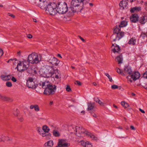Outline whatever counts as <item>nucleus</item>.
Returning a JSON list of instances; mask_svg holds the SVG:
<instances>
[{
  "label": "nucleus",
  "instance_id": "f257e3e1",
  "mask_svg": "<svg viewBox=\"0 0 147 147\" xmlns=\"http://www.w3.org/2000/svg\"><path fill=\"white\" fill-rule=\"evenodd\" d=\"M40 73L42 76L45 78L51 77L55 74V78L58 79L60 76V72L57 68H54L53 66L47 65H45L41 68Z\"/></svg>",
  "mask_w": 147,
  "mask_h": 147
},
{
  "label": "nucleus",
  "instance_id": "f03ea898",
  "mask_svg": "<svg viewBox=\"0 0 147 147\" xmlns=\"http://www.w3.org/2000/svg\"><path fill=\"white\" fill-rule=\"evenodd\" d=\"M127 24V22L123 21L121 22L120 25L115 27L113 30V33L111 37V39L113 41L118 40L124 36V32L120 31L121 28L125 27Z\"/></svg>",
  "mask_w": 147,
  "mask_h": 147
},
{
  "label": "nucleus",
  "instance_id": "7ed1b4c3",
  "mask_svg": "<svg viewBox=\"0 0 147 147\" xmlns=\"http://www.w3.org/2000/svg\"><path fill=\"white\" fill-rule=\"evenodd\" d=\"M41 60V55L35 53H32L29 55L28 59V62L32 64L38 63Z\"/></svg>",
  "mask_w": 147,
  "mask_h": 147
},
{
  "label": "nucleus",
  "instance_id": "20e7f679",
  "mask_svg": "<svg viewBox=\"0 0 147 147\" xmlns=\"http://www.w3.org/2000/svg\"><path fill=\"white\" fill-rule=\"evenodd\" d=\"M18 64L17 67L15 69H17L19 71H24L27 70L29 67L28 63L26 60H24L23 61H18Z\"/></svg>",
  "mask_w": 147,
  "mask_h": 147
},
{
  "label": "nucleus",
  "instance_id": "39448f33",
  "mask_svg": "<svg viewBox=\"0 0 147 147\" xmlns=\"http://www.w3.org/2000/svg\"><path fill=\"white\" fill-rule=\"evenodd\" d=\"M74 131L76 132L75 134L78 137H83L87 134V131L82 127H75Z\"/></svg>",
  "mask_w": 147,
  "mask_h": 147
},
{
  "label": "nucleus",
  "instance_id": "423d86ee",
  "mask_svg": "<svg viewBox=\"0 0 147 147\" xmlns=\"http://www.w3.org/2000/svg\"><path fill=\"white\" fill-rule=\"evenodd\" d=\"M56 90V86L55 85L50 84L45 89L43 94L47 95H50L54 94Z\"/></svg>",
  "mask_w": 147,
  "mask_h": 147
},
{
  "label": "nucleus",
  "instance_id": "0eeeda50",
  "mask_svg": "<svg viewBox=\"0 0 147 147\" xmlns=\"http://www.w3.org/2000/svg\"><path fill=\"white\" fill-rule=\"evenodd\" d=\"M140 76V74L138 72L136 71L134 73H132L130 76H127V78L128 80L131 82H132V80L131 79V78L135 81L139 78Z\"/></svg>",
  "mask_w": 147,
  "mask_h": 147
},
{
  "label": "nucleus",
  "instance_id": "6e6552de",
  "mask_svg": "<svg viewBox=\"0 0 147 147\" xmlns=\"http://www.w3.org/2000/svg\"><path fill=\"white\" fill-rule=\"evenodd\" d=\"M35 80L32 78H29L27 81L26 85L29 88L32 89L35 88L37 85L34 83Z\"/></svg>",
  "mask_w": 147,
  "mask_h": 147
},
{
  "label": "nucleus",
  "instance_id": "1a4fd4ad",
  "mask_svg": "<svg viewBox=\"0 0 147 147\" xmlns=\"http://www.w3.org/2000/svg\"><path fill=\"white\" fill-rule=\"evenodd\" d=\"M48 62L53 65L57 66L59 63V61L54 57H50L48 60Z\"/></svg>",
  "mask_w": 147,
  "mask_h": 147
},
{
  "label": "nucleus",
  "instance_id": "9d476101",
  "mask_svg": "<svg viewBox=\"0 0 147 147\" xmlns=\"http://www.w3.org/2000/svg\"><path fill=\"white\" fill-rule=\"evenodd\" d=\"M57 4L56 3L54 2H50L46 6L45 9H56L57 8Z\"/></svg>",
  "mask_w": 147,
  "mask_h": 147
},
{
  "label": "nucleus",
  "instance_id": "9b49d317",
  "mask_svg": "<svg viewBox=\"0 0 147 147\" xmlns=\"http://www.w3.org/2000/svg\"><path fill=\"white\" fill-rule=\"evenodd\" d=\"M69 146V143L65 142L63 140H59L58 143L59 147H67Z\"/></svg>",
  "mask_w": 147,
  "mask_h": 147
},
{
  "label": "nucleus",
  "instance_id": "f8f14e48",
  "mask_svg": "<svg viewBox=\"0 0 147 147\" xmlns=\"http://www.w3.org/2000/svg\"><path fill=\"white\" fill-rule=\"evenodd\" d=\"M57 9H67L68 7L67 3L65 2H60L59 3L57 4Z\"/></svg>",
  "mask_w": 147,
  "mask_h": 147
},
{
  "label": "nucleus",
  "instance_id": "ddd939ff",
  "mask_svg": "<svg viewBox=\"0 0 147 147\" xmlns=\"http://www.w3.org/2000/svg\"><path fill=\"white\" fill-rule=\"evenodd\" d=\"M112 50L114 53H119L120 51V49L117 45L112 43V46L111 47Z\"/></svg>",
  "mask_w": 147,
  "mask_h": 147
},
{
  "label": "nucleus",
  "instance_id": "4468645a",
  "mask_svg": "<svg viewBox=\"0 0 147 147\" xmlns=\"http://www.w3.org/2000/svg\"><path fill=\"white\" fill-rule=\"evenodd\" d=\"M119 5L120 7L123 9H127L128 8L127 2L125 1H121Z\"/></svg>",
  "mask_w": 147,
  "mask_h": 147
},
{
  "label": "nucleus",
  "instance_id": "2eb2a0df",
  "mask_svg": "<svg viewBox=\"0 0 147 147\" xmlns=\"http://www.w3.org/2000/svg\"><path fill=\"white\" fill-rule=\"evenodd\" d=\"M51 84H49V82L48 81H45V82H40L39 84V85L40 86L42 87L43 88L45 89L47 88Z\"/></svg>",
  "mask_w": 147,
  "mask_h": 147
},
{
  "label": "nucleus",
  "instance_id": "dca6fc26",
  "mask_svg": "<svg viewBox=\"0 0 147 147\" xmlns=\"http://www.w3.org/2000/svg\"><path fill=\"white\" fill-rule=\"evenodd\" d=\"M12 77L11 75H2L0 76L1 78L3 80L6 81L10 80Z\"/></svg>",
  "mask_w": 147,
  "mask_h": 147
},
{
  "label": "nucleus",
  "instance_id": "f3484780",
  "mask_svg": "<svg viewBox=\"0 0 147 147\" xmlns=\"http://www.w3.org/2000/svg\"><path fill=\"white\" fill-rule=\"evenodd\" d=\"M138 18L139 17L137 14H132L131 16L130 20L131 22L135 23L138 21Z\"/></svg>",
  "mask_w": 147,
  "mask_h": 147
},
{
  "label": "nucleus",
  "instance_id": "a211bd4d",
  "mask_svg": "<svg viewBox=\"0 0 147 147\" xmlns=\"http://www.w3.org/2000/svg\"><path fill=\"white\" fill-rule=\"evenodd\" d=\"M57 10H45V12L51 16H54L57 13Z\"/></svg>",
  "mask_w": 147,
  "mask_h": 147
},
{
  "label": "nucleus",
  "instance_id": "6ab92c4d",
  "mask_svg": "<svg viewBox=\"0 0 147 147\" xmlns=\"http://www.w3.org/2000/svg\"><path fill=\"white\" fill-rule=\"evenodd\" d=\"M140 22L142 24H144L147 22V16H144L141 17L139 20Z\"/></svg>",
  "mask_w": 147,
  "mask_h": 147
},
{
  "label": "nucleus",
  "instance_id": "aec40b11",
  "mask_svg": "<svg viewBox=\"0 0 147 147\" xmlns=\"http://www.w3.org/2000/svg\"><path fill=\"white\" fill-rule=\"evenodd\" d=\"M125 73L126 74L129 75L130 76L131 74H132V71L131 70V68L128 66L125 67L124 68Z\"/></svg>",
  "mask_w": 147,
  "mask_h": 147
},
{
  "label": "nucleus",
  "instance_id": "412c9836",
  "mask_svg": "<svg viewBox=\"0 0 147 147\" xmlns=\"http://www.w3.org/2000/svg\"><path fill=\"white\" fill-rule=\"evenodd\" d=\"M136 39L135 37H132L129 39L128 43L131 45H136Z\"/></svg>",
  "mask_w": 147,
  "mask_h": 147
},
{
  "label": "nucleus",
  "instance_id": "4be33fe9",
  "mask_svg": "<svg viewBox=\"0 0 147 147\" xmlns=\"http://www.w3.org/2000/svg\"><path fill=\"white\" fill-rule=\"evenodd\" d=\"M30 108L31 109H34L36 112H38L40 110L38 106L37 105H31L30 106Z\"/></svg>",
  "mask_w": 147,
  "mask_h": 147
},
{
  "label": "nucleus",
  "instance_id": "5701e85b",
  "mask_svg": "<svg viewBox=\"0 0 147 147\" xmlns=\"http://www.w3.org/2000/svg\"><path fill=\"white\" fill-rule=\"evenodd\" d=\"M81 144L85 147H92V146L91 144L88 142H85L82 141L81 142Z\"/></svg>",
  "mask_w": 147,
  "mask_h": 147
},
{
  "label": "nucleus",
  "instance_id": "b1692460",
  "mask_svg": "<svg viewBox=\"0 0 147 147\" xmlns=\"http://www.w3.org/2000/svg\"><path fill=\"white\" fill-rule=\"evenodd\" d=\"M53 141L50 140L47 142L45 143L44 145L45 147L49 146L51 147L53 146Z\"/></svg>",
  "mask_w": 147,
  "mask_h": 147
},
{
  "label": "nucleus",
  "instance_id": "393cba45",
  "mask_svg": "<svg viewBox=\"0 0 147 147\" xmlns=\"http://www.w3.org/2000/svg\"><path fill=\"white\" fill-rule=\"evenodd\" d=\"M94 103H92L91 102H88V110H91L92 109L94 108Z\"/></svg>",
  "mask_w": 147,
  "mask_h": 147
},
{
  "label": "nucleus",
  "instance_id": "a878e982",
  "mask_svg": "<svg viewBox=\"0 0 147 147\" xmlns=\"http://www.w3.org/2000/svg\"><path fill=\"white\" fill-rule=\"evenodd\" d=\"M116 59L118 62V63L119 64L122 63L123 58L122 56L121 55H120L119 56H117L116 57Z\"/></svg>",
  "mask_w": 147,
  "mask_h": 147
},
{
  "label": "nucleus",
  "instance_id": "bb28decb",
  "mask_svg": "<svg viewBox=\"0 0 147 147\" xmlns=\"http://www.w3.org/2000/svg\"><path fill=\"white\" fill-rule=\"evenodd\" d=\"M49 128L46 125H44L42 128V130L47 133H48L49 131Z\"/></svg>",
  "mask_w": 147,
  "mask_h": 147
},
{
  "label": "nucleus",
  "instance_id": "cd10ccee",
  "mask_svg": "<svg viewBox=\"0 0 147 147\" xmlns=\"http://www.w3.org/2000/svg\"><path fill=\"white\" fill-rule=\"evenodd\" d=\"M57 10V13H58L60 14H64L66 13L68 11V10H64V11L63 10Z\"/></svg>",
  "mask_w": 147,
  "mask_h": 147
},
{
  "label": "nucleus",
  "instance_id": "c85d7f7f",
  "mask_svg": "<svg viewBox=\"0 0 147 147\" xmlns=\"http://www.w3.org/2000/svg\"><path fill=\"white\" fill-rule=\"evenodd\" d=\"M85 135L89 137H90V138L92 139L96 140V138L93 135L91 134L89 132L87 131V134H86Z\"/></svg>",
  "mask_w": 147,
  "mask_h": 147
},
{
  "label": "nucleus",
  "instance_id": "c756f323",
  "mask_svg": "<svg viewBox=\"0 0 147 147\" xmlns=\"http://www.w3.org/2000/svg\"><path fill=\"white\" fill-rule=\"evenodd\" d=\"M53 133V135L55 137H59L60 136V134L59 132L56 130H54Z\"/></svg>",
  "mask_w": 147,
  "mask_h": 147
},
{
  "label": "nucleus",
  "instance_id": "7c9ffc66",
  "mask_svg": "<svg viewBox=\"0 0 147 147\" xmlns=\"http://www.w3.org/2000/svg\"><path fill=\"white\" fill-rule=\"evenodd\" d=\"M78 2L77 0H73L71 1V4L74 6H76L78 5Z\"/></svg>",
  "mask_w": 147,
  "mask_h": 147
},
{
  "label": "nucleus",
  "instance_id": "2f4dec72",
  "mask_svg": "<svg viewBox=\"0 0 147 147\" xmlns=\"http://www.w3.org/2000/svg\"><path fill=\"white\" fill-rule=\"evenodd\" d=\"M121 104L125 108H127L129 106V104L124 101H122Z\"/></svg>",
  "mask_w": 147,
  "mask_h": 147
},
{
  "label": "nucleus",
  "instance_id": "473e14b6",
  "mask_svg": "<svg viewBox=\"0 0 147 147\" xmlns=\"http://www.w3.org/2000/svg\"><path fill=\"white\" fill-rule=\"evenodd\" d=\"M5 138H8V137L5 136L4 135L0 136V141H4L5 140Z\"/></svg>",
  "mask_w": 147,
  "mask_h": 147
},
{
  "label": "nucleus",
  "instance_id": "72a5a7b5",
  "mask_svg": "<svg viewBox=\"0 0 147 147\" xmlns=\"http://www.w3.org/2000/svg\"><path fill=\"white\" fill-rule=\"evenodd\" d=\"M0 98L4 100L7 101L9 100V98L8 97L5 96H2L1 94H0Z\"/></svg>",
  "mask_w": 147,
  "mask_h": 147
},
{
  "label": "nucleus",
  "instance_id": "f704fd0d",
  "mask_svg": "<svg viewBox=\"0 0 147 147\" xmlns=\"http://www.w3.org/2000/svg\"><path fill=\"white\" fill-rule=\"evenodd\" d=\"M40 134L42 137H45L48 135V133L42 131Z\"/></svg>",
  "mask_w": 147,
  "mask_h": 147
},
{
  "label": "nucleus",
  "instance_id": "c9c22d12",
  "mask_svg": "<svg viewBox=\"0 0 147 147\" xmlns=\"http://www.w3.org/2000/svg\"><path fill=\"white\" fill-rule=\"evenodd\" d=\"M6 85L8 87H11L12 86V83L10 82H7L6 83Z\"/></svg>",
  "mask_w": 147,
  "mask_h": 147
},
{
  "label": "nucleus",
  "instance_id": "e433bc0d",
  "mask_svg": "<svg viewBox=\"0 0 147 147\" xmlns=\"http://www.w3.org/2000/svg\"><path fill=\"white\" fill-rule=\"evenodd\" d=\"M105 75L106 76L109 78V81L111 82H112L113 81L112 79V78L111 76L109 75L107 73H105Z\"/></svg>",
  "mask_w": 147,
  "mask_h": 147
},
{
  "label": "nucleus",
  "instance_id": "4c0bfd02",
  "mask_svg": "<svg viewBox=\"0 0 147 147\" xmlns=\"http://www.w3.org/2000/svg\"><path fill=\"white\" fill-rule=\"evenodd\" d=\"M147 34L145 33L142 32L141 34V37L143 39H144L145 37H147Z\"/></svg>",
  "mask_w": 147,
  "mask_h": 147
},
{
  "label": "nucleus",
  "instance_id": "58836bf2",
  "mask_svg": "<svg viewBox=\"0 0 147 147\" xmlns=\"http://www.w3.org/2000/svg\"><path fill=\"white\" fill-rule=\"evenodd\" d=\"M19 111L17 109H16L14 111L13 113V114L15 116H16L17 117L18 116V114Z\"/></svg>",
  "mask_w": 147,
  "mask_h": 147
},
{
  "label": "nucleus",
  "instance_id": "ea45409f",
  "mask_svg": "<svg viewBox=\"0 0 147 147\" xmlns=\"http://www.w3.org/2000/svg\"><path fill=\"white\" fill-rule=\"evenodd\" d=\"M19 120L21 122H22L24 120V119L22 115H20L17 117Z\"/></svg>",
  "mask_w": 147,
  "mask_h": 147
},
{
  "label": "nucleus",
  "instance_id": "a19ab883",
  "mask_svg": "<svg viewBox=\"0 0 147 147\" xmlns=\"http://www.w3.org/2000/svg\"><path fill=\"white\" fill-rule=\"evenodd\" d=\"M116 71L119 74H121L122 73V71L121 70L119 69L118 67H116Z\"/></svg>",
  "mask_w": 147,
  "mask_h": 147
},
{
  "label": "nucleus",
  "instance_id": "79ce46f5",
  "mask_svg": "<svg viewBox=\"0 0 147 147\" xmlns=\"http://www.w3.org/2000/svg\"><path fill=\"white\" fill-rule=\"evenodd\" d=\"M66 90L68 92H69L71 91V89L68 85L67 86L66 88Z\"/></svg>",
  "mask_w": 147,
  "mask_h": 147
},
{
  "label": "nucleus",
  "instance_id": "37998d69",
  "mask_svg": "<svg viewBox=\"0 0 147 147\" xmlns=\"http://www.w3.org/2000/svg\"><path fill=\"white\" fill-rule=\"evenodd\" d=\"M37 131H38V132L40 134L41 132H42V129L40 127H37Z\"/></svg>",
  "mask_w": 147,
  "mask_h": 147
},
{
  "label": "nucleus",
  "instance_id": "c03bdc74",
  "mask_svg": "<svg viewBox=\"0 0 147 147\" xmlns=\"http://www.w3.org/2000/svg\"><path fill=\"white\" fill-rule=\"evenodd\" d=\"M75 84L77 85L78 86H80L81 84V83L78 81H76L75 82Z\"/></svg>",
  "mask_w": 147,
  "mask_h": 147
},
{
  "label": "nucleus",
  "instance_id": "a18cd8bd",
  "mask_svg": "<svg viewBox=\"0 0 147 147\" xmlns=\"http://www.w3.org/2000/svg\"><path fill=\"white\" fill-rule=\"evenodd\" d=\"M141 7H131V8H130V9H141Z\"/></svg>",
  "mask_w": 147,
  "mask_h": 147
},
{
  "label": "nucleus",
  "instance_id": "49530a36",
  "mask_svg": "<svg viewBox=\"0 0 147 147\" xmlns=\"http://www.w3.org/2000/svg\"><path fill=\"white\" fill-rule=\"evenodd\" d=\"M111 88L113 89H115L118 88V86L117 85H114L111 86Z\"/></svg>",
  "mask_w": 147,
  "mask_h": 147
},
{
  "label": "nucleus",
  "instance_id": "de8ad7c7",
  "mask_svg": "<svg viewBox=\"0 0 147 147\" xmlns=\"http://www.w3.org/2000/svg\"><path fill=\"white\" fill-rule=\"evenodd\" d=\"M11 79L14 82H16L17 81L16 79L13 76H12Z\"/></svg>",
  "mask_w": 147,
  "mask_h": 147
},
{
  "label": "nucleus",
  "instance_id": "09e8293b",
  "mask_svg": "<svg viewBox=\"0 0 147 147\" xmlns=\"http://www.w3.org/2000/svg\"><path fill=\"white\" fill-rule=\"evenodd\" d=\"M94 101L97 103L99 99L97 97H95L94 98Z\"/></svg>",
  "mask_w": 147,
  "mask_h": 147
},
{
  "label": "nucleus",
  "instance_id": "8fccbe9b",
  "mask_svg": "<svg viewBox=\"0 0 147 147\" xmlns=\"http://www.w3.org/2000/svg\"><path fill=\"white\" fill-rule=\"evenodd\" d=\"M99 104L101 105H103L104 103L102 102L101 100H100L99 99L98 100V102H97Z\"/></svg>",
  "mask_w": 147,
  "mask_h": 147
},
{
  "label": "nucleus",
  "instance_id": "3c124183",
  "mask_svg": "<svg viewBox=\"0 0 147 147\" xmlns=\"http://www.w3.org/2000/svg\"><path fill=\"white\" fill-rule=\"evenodd\" d=\"M143 77L144 78L147 79V72H146L143 74Z\"/></svg>",
  "mask_w": 147,
  "mask_h": 147
},
{
  "label": "nucleus",
  "instance_id": "603ef678",
  "mask_svg": "<svg viewBox=\"0 0 147 147\" xmlns=\"http://www.w3.org/2000/svg\"><path fill=\"white\" fill-rule=\"evenodd\" d=\"M3 52L2 50L0 48V55L1 56H2L3 54Z\"/></svg>",
  "mask_w": 147,
  "mask_h": 147
},
{
  "label": "nucleus",
  "instance_id": "864d4df0",
  "mask_svg": "<svg viewBox=\"0 0 147 147\" xmlns=\"http://www.w3.org/2000/svg\"><path fill=\"white\" fill-rule=\"evenodd\" d=\"M27 37L28 38H32V35L29 34L27 35Z\"/></svg>",
  "mask_w": 147,
  "mask_h": 147
},
{
  "label": "nucleus",
  "instance_id": "5fc2aeb1",
  "mask_svg": "<svg viewBox=\"0 0 147 147\" xmlns=\"http://www.w3.org/2000/svg\"><path fill=\"white\" fill-rule=\"evenodd\" d=\"M8 15L9 16L12 17L13 18H14L15 17V16H14L12 14H11L10 13H8Z\"/></svg>",
  "mask_w": 147,
  "mask_h": 147
},
{
  "label": "nucleus",
  "instance_id": "6e6d98bb",
  "mask_svg": "<svg viewBox=\"0 0 147 147\" xmlns=\"http://www.w3.org/2000/svg\"><path fill=\"white\" fill-rule=\"evenodd\" d=\"M91 115L94 117H97L96 115L94 113H91Z\"/></svg>",
  "mask_w": 147,
  "mask_h": 147
},
{
  "label": "nucleus",
  "instance_id": "4d7b16f0",
  "mask_svg": "<svg viewBox=\"0 0 147 147\" xmlns=\"http://www.w3.org/2000/svg\"><path fill=\"white\" fill-rule=\"evenodd\" d=\"M70 11H69V12H71V13H74L76 12V10H70Z\"/></svg>",
  "mask_w": 147,
  "mask_h": 147
},
{
  "label": "nucleus",
  "instance_id": "13d9d810",
  "mask_svg": "<svg viewBox=\"0 0 147 147\" xmlns=\"http://www.w3.org/2000/svg\"><path fill=\"white\" fill-rule=\"evenodd\" d=\"M130 128L132 129V130H135V128L133 126V125H131L130 126Z\"/></svg>",
  "mask_w": 147,
  "mask_h": 147
},
{
  "label": "nucleus",
  "instance_id": "bf43d9fd",
  "mask_svg": "<svg viewBox=\"0 0 147 147\" xmlns=\"http://www.w3.org/2000/svg\"><path fill=\"white\" fill-rule=\"evenodd\" d=\"M139 110L142 113H145L144 111V110H142L140 108L139 109Z\"/></svg>",
  "mask_w": 147,
  "mask_h": 147
},
{
  "label": "nucleus",
  "instance_id": "052dcab7",
  "mask_svg": "<svg viewBox=\"0 0 147 147\" xmlns=\"http://www.w3.org/2000/svg\"><path fill=\"white\" fill-rule=\"evenodd\" d=\"M5 139L6 140L5 141H9L11 140L8 137V138H5Z\"/></svg>",
  "mask_w": 147,
  "mask_h": 147
},
{
  "label": "nucleus",
  "instance_id": "680f3d73",
  "mask_svg": "<svg viewBox=\"0 0 147 147\" xmlns=\"http://www.w3.org/2000/svg\"><path fill=\"white\" fill-rule=\"evenodd\" d=\"M137 10H130V11L131 13L134 12V11H136ZM138 11L139 10H137Z\"/></svg>",
  "mask_w": 147,
  "mask_h": 147
},
{
  "label": "nucleus",
  "instance_id": "e2e57ef3",
  "mask_svg": "<svg viewBox=\"0 0 147 147\" xmlns=\"http://www.w3.org/2000/svg\"><path fill=\"white\" fill-rule=\"evenodd\" d=\"M128 1H129L131 2H132L134 1H135L136 0H127Z\"/></svg>",
  "mask_w": 147,
  "mask_h": 147
},
{
  "label": "nucleus",
  "instance_id": "0e129e2a",
  "mask_svg": "<svg viewBox=\"0 0 147 147\" xmlns=\"http://www.w3.org/2000/svg\"><path fill=\"white\" fill-rule=\"evenodd\" d=\"M84 0H77V1L78 2H82Z\"/></svg>",
  "mask_w": 147,
  "mask_h": 147
},
{
  "label": "nucleus",
  "instance_id": "69168bd1",
  "mask_svg": "<svg viewBox=\"0 0 147 147\" xmlns=\"http://www.w3.org/2000/svg\"><path fill=\"white\" fill-rule=\"evenodd\" d=\"M53 101H50V102L49 104L50 105H52L53 104Z\"/></svg>",
  "mask_w": 147,
  "mask_h": 147
},
{
  "label": "nucleus",
  "instance_id": "338daca9",
  "mask_svg": "<svg viewBox=\"0 0 147 147\" xmlns=\"http://www.w3.org/2000/svg\"><path fill=\"white\" fill-rule=\"evenodd\" d=\"M57 56L59 57L60 58H62V57H61V55L60 54H58L57 55Z\"/></svg>",
  "mask_w": 147,
  "mask_h": 147
},
{
  "label": "nucleus",
  "instance_id": "774afa93",
  "mask_svg": "<svg viewBox=\"0 0 147 147\" xmlns=\"http://www.w3.org/2000/svg\"><path fill=\"white\" fill-rule=\"evenodd\" d=\"M80 38L83 41H84V40L80 36Z\"/></svg>",
  "mask_w": 147,
  "mask_h": 147
}]
</instances>
